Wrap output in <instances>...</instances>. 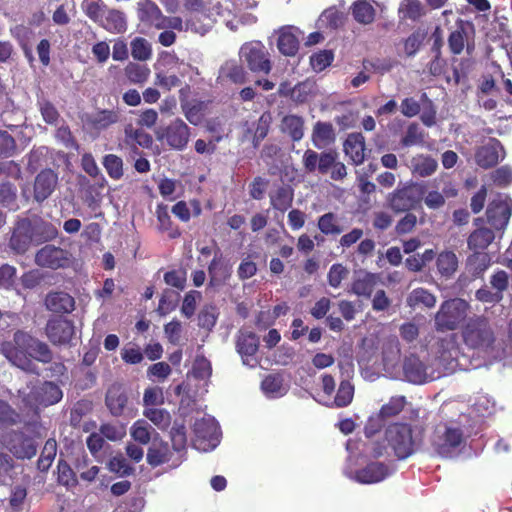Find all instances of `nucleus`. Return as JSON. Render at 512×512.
Returning a JSON list of instances; mask_svg holds the SVG:
<instances>
[{
	"label": "nucleus",
	"mask_w": 512,
	"mask_h": 512,
	"mask_svg": "<svg viewBox=\"0 0 512 512\" xmlns=\"http://www.w3.org/2000/svg\"><path fill=\"white\" fill-rule=\"evenodd\" d=\"M102 165L111 179L118 181L123 177L124 162L120 156L116 154H106L102 158Z\"/></svg>",
	"instance_id": "obj_47"
},
{
	"label": "nucleus",
	"mask_w": 512,
	"mask_h": 512,
	"mask_svg": "<svg viewBox=\"0 0 512 512\" xmlns=\"http://www.w3.org/2000/svg\"><path fill=\"white\" fill-rule=\"evenodd\" d=\"M311 141L317 149L325 148L334 143L335 132L333 125L330 122H316L312 130Z\"/></svg>",
	"instance_id": "obj_34"
},
{
	"label": "nucleus",
	"mask_w": 512,
	"mask_h": 512,
	"mask_svg": "<svg viewBox=\"0 0 512 512\" xmlns=\"http://www.w3.org/2000/svg\"><path fill=\"white\" fill-rule=\"evenodd\" d=\"M464 441V434L462 429L454 427H445L442 434H437L433 441L432 446L436 453L443 458H451L455 455L456 450L461 446Z\"/></svg>",
	"instance_id": "obj_17"
},
{
	"label": "nucleus",
	"mask_w": 512,
	"mask_h": 512,
	"mask_svg": "<svg viewBox=\"0 0 512 512\" xmlns=\"http://www.w3.org/2000/svg\"><path fill=\"white\" fill-rule=\"evenodd\" d=\"M464 344L472 350L486 352L495 342V334L488 318L474 316L469 318L461 330Z\"/></svg>",
	"instance_id": "obj_3"
},
{
	"label": "nucleus",
	"mask_w": 512,
	"mask_h": 512,
	"mask_svg": "<svg viewBox=\"0 0 512 512\" xmlns=\"http://www.w3.org/2000/svg\"><path fill=\"white\" fill-rule=\"evenodd\" d=\"M438 162L430 155L418 154L411 159V172L422 178L429 177L436 172Z\"/></svg>",
	"instance_id": "obj_37"
},
{
	"label": "nucleus",
	"mask_w": 512,
	"mask_h": 512,
	"mask_svg": "<svg viewBox=\"0 0 512 512\" xmlns=\"http://www.w3.org/2000/svg\"><path fill=\"white\" fill-rule=\"evenodd\" d=\"M157 229L160 233H166L170 239H177L181 236V230L176 225L169 214L168 206L159 203L156 206Z\"/></svg>",
	"instance_id": "obj_33"
},
{
	"label": "nucleus",
	"mask_w": 512,
	"mask_h": 512,
	"mask_svg": "<svg viewBox=\"0 0 512 512\" xmlns=\"http://www.w3.org/2000/svg\"><path fill=\"white\" fill-rule=\"evenodd\" d=\"M495 239L492 229L480 227L475 229L468 237L467 244L470 250L484 251Z\"/></svg>",
	"instance_id": "obj_40"
},
{
	"label": "nucleus",
	"mask_w": 512,
	"mask_h": 512,
	"mask_svg": "<svg viewBox=\"0 0 512 512\" xmlns=\"http://www.w3.org/2000/svg\"><path fill=\"white\" fill-rule=\"evenodd\" d=\"M57 482L65 486L67 489L75 488L78 485V479L70 467V465L63 459H59L57 464Z\"/></svg>",
	"instance_id": "obj_49"
},
{
	"label": "nucleus",
	"mask_w": 512,
	"mask_h": 512,
	"mask_svg": "<svg viewBox=\"0 0 512 512\" xmlns=\"http://www.w3.org/2000/svg\"><path fill=\"white\" fill-rule=\"evenodd\" d=\"M272 119L273 118L271 113L269 111H265L261 114V116L255 123V130L252 139V144L254 148H258L261 141L264 140L268 135Z\"/></svg>",
	"instance_id": "obj_50"
},
{
	"label": "nucleus",
	"mask_w": 512,
	"mask_h": 512,
	"mask_svg": "<svg viewBox=\"0 0 512 512\" xmlns=\"http://www.w3.org/2000/svg\"><path fill=\"white\" fill-rule=\"evenodd\" d=\"M407 302L411 307L423 305L432 308L436 304V297L424 288H416L410 293Z\"/></svg>",
	"instance_id": "obj_53"
},
{
	"label": "nucleus",
	"mask_w": 512,
	"mask_h": 512,
	"mask_svg": "<svg viewBox=\"0 0 512 512\" xmlns=\"http://www.w3.org/2000/svg\"><path fill=\"white\" fill-rule=\"evenodd\" d=\"M400 110L407 118L415 117L421 112L420 119L427 127H431L436 123V107L425 92L421 93L419 100H416L414 97L404 98L401 101Z\"/></svg>",
	"instance_id": "obj_8"
},
{
	"label": "nucleus",
	"mask_w": 512,
	"mask_h": 512,
	"mask_svg": "<svg viewBox=\"0 0 512 512\" xmlns=\"http://www.w3.org/2000/svg\"><path fill=\"white\" fill-rule=\"evenodd\" d=\"M125 74L130 82L141 84L148 79L150 75V69L144 64L131 62L126 66Z\"/></svg>",
	"instance_id": "obj_59"
},
{
	"label": "nucleus",
	"mask_w": 512,
	"mask_h": 512,
	"mask_svg": "<svg viewBox=\"0 0 512 512\" xmlns=\"http://www.w3.org/2000/svg\"><path fill=\"white\" fill-rule=\"evenodd\" d=\"M422 190L418 183L408 182L399 185L386 197L387 206L395 213L415 210L422 201Z\"/></svg>",
	"instance_id": "obj_5"
},
{
	"label": "nucleus",
	"mask_w": 512,
	"mask_h": 512,
	"mask_svg": "<svg viewBox=\"0 0 512 512\" xmlns=\"http://www.w3.org/2000/svg\"><path fill=\"white\" fill-rule=\"evenodd\" d=\"M170 439L174 451L178 453L186 451L187 435L186 427L183 423L174 422L170 430Z\"/></svg>",
	"instance_id": "obj_57"
},
{
	"label": "nucleus",
	"mask_w": 512,
	"mask_h": 512,
	"mask_svg": "<svg viewBox=\"0 0 512 512\" xmlns=\"http://www.w3.org/2000/svg\"><path fill=\"white\" fill-rule=\"evenodd\" d=\"M190 134L189 126L177 118L157 131V139L165 142L170 148L181 151L186 148Z\"/></svg>",
	"instance_id": "obj_14"
},
{
	"label": "nucleus",
	"mask_w": 512,
	"mask_h": 512,
	"mask_svg": "<svg viewBox=\"0 0 512 512\" xmlns=\"http://www.w3.org/2000/svg\"><path fill=\"white\" fill-rule=\"evenodd\" d=\"M398 13L402 20L418 21L425 15V10L420 0H402Z\"/></svg>",
	"instance_id": "obj_45"
},
{
	"label": "nucleus",
	"mask_w": 512,
	"mask_h": 512,
	"mask_svg": "<svg viewBox=\"0 0 512 512\" xmlns=\"http://www.w3.org/2000/svg\"><path fill=\"white\" fill-rule=\"evenodd\" d=\"M131 55L135 60L146 61L152 55L149 42L142 37H136L131 41Z\"/></svg>",
	"instance_id": "obj_62"
},
{
	"label": "nucleus",
	"mask_w": 512,
	"mask_h": 512,
	"mask_svg": "<svg viewBox=\"0 0 512 512\" xmlns=\"http://www.w3.org/2000/svg\"><path fill=\"white\" fill-rule=\"evenodd\" d=\"M153 428L145 420H137L131 427V436L140 444L146 445L151 440Z\"/></svg>",
	"instance_id": "obj_64"
},
{
	"label": "nucleus",
	"mask_w": 512,
	"mask_h": 512,
	"mask_svg": "<svg viewBox=\"0 0 512 512\" xmlns=\"http://www.w3.org/2000/svg\"><path fill=\"white\" fill-rule=\"evenodd\" d=\"M385 439L399 460L410 457L416 451V440L408 423L390 424L386 428Z\"/></svg>",
	"instance_id": "obj_4"
},
{
	"label": "nucleus",
	"mask_w": 512,
	"mask_h": 512,
	"mask_svg": "<svg viewBox=\"0 0 512 512\" xmlns=\"http://www.w3.org/2000/svg\"><path fill=\"white\" fill-rule=\"evenodd\" d=\"M424 142V132L417 123L408 125L400 143L403 147L421 145Z\"/></svg>",
	"instance_id": "obj_61"
},
{
	"label": "nucleus",
	"mask_w": 512,
	"mask_h": 512,
	"mask_svg": "<svg viewBox=\"0 0 512 512\" xmlns=\"http://www.w3.org/2000/svg\"><path fill=\"white\" fill-rule=\"evenodd\" d=\"M392 469L383 462H370L354 472V480L361 484H374L391 475Z\"/></svg>",
	"instance_id": "obj_22"
},
{
	"label": "nucleus",
	"mask_w": 512,
	"mask_h": 512,
	"mask_svg": "<svg viewBox=\"0 0 512 512\" xmlns=\"http://www.w3.org/2000/svg\"><path fill=\"white\" fill-rule=\"evenodd\" d=\"M193 433V446L198 450H212L219 443V426L213 418L197 419L193 425Z\"/></svg>",
	"instance_id": "obj_9"
},
{
	"label": "nucleus",
	"mask_w": 512,
	"mask_h": 512,
	"mask_svg": "<svg viewBox=\"0 0 512 512\" xmlns=\"http://www.w3.org/2000/svg\"><path fill=\"white\" fill-rule=\"evenodd\" d=\"M135 143L142 148H150L153 143L152 136L143 129H134L131 126L125 129V143Z\"/></svg>",
	"instance_id": "obj_54"
},
{
	"label": "nucleus",
	"mask_w": 512,
	"mask_h": 512,
	"mask_svg": "<svg viewBox=\"0 0 512 512\" xmlns=\"http://www.w3.org/2000/svg\"><path fill=\"white\" fill-rule=\"evenodd\" d=\"M32 243L33 240L31 234L28 231L24 220H18L10 237V248L17 254H24Z\"/></svg>",
	"instance_id": "obj_31"
},
{
	"label": "nucleus",
	"mask_w": 512,
	"mask_h": 512,
	"mask_svg": "<svg viewBox=\"0 0 512 512\" xmlns=\"http://www.w3.org/2000/svg\"><path fill=\"white\" fill-rule=\"evenodd\" d=\"M512 215V199L508 195L498 194L486 209L487 222L498 231L506 229Z\"/></svg>",
	"instance_id": "obj_13"
},
{
	"label": "nucleus",
	"mask_w": 512,
	"mask_h": 512,
	"mask_svg": "<svg viewBox=\"0 0 512 512\" xmlns=\"http://www.w3.org/2000/svg\"><path fill=\"white\" fill-rule=\"evenodd\" d=\"M378 277L373 273L360 272L351 284V292L357 296L371 297Z\"/></svg>",
	"instance_id": "obj_36"
},
{
	"label": "nucleus",
	"mask_w": 512,
	"mask_h": 512,
	"mask_svg": "<svg viewBox=\"0 0 512 512\" xmlns=\"http://www.w3.org/2000/svg\"><path fill=\"white\" fill-rule=\"evenodd\" d=\"M338 158V152L334 149L320 153L313 149H307L302 157V165L306 173L321 175L330 173L332 180L341 181L347 176V168Z\"/></svg>",
	"instance_id": "obj_2"
},
{
	"label": "nucleus",
	"mask_w": 512,
	"mask_h": 512,
	"mask_svg": "<svg viewBox=\"0 0 512 512\" xmlns=\"http://www.w3.org/2000/svg\"><path fill=\"white\" fill-rule=\"evenodd\" d=\"M11 33H12L13 37H15L19 41V43L24 51V54L28 58V60L32 61L34 58H33L31 49L29 48L27 42H28L30 36L33 34V31L29 27L20 24V25H16L15 27H13L11 29Z\"/></svg>",
	"instance_id": "obj_63"
},
{
	"label": "nucleus",
	"mask_w": 512,
	"mask_h": 512,
	"mask_svg": "<svg viewBox=\"0 0 512 512\" xmlns=\"http://www.w3.org/2000/svg\"><path fill=\"white\" fill-rule=\"evenodd\" d=\"M98 25L110 33H123L127 28L124 14L116 9H107Z\"/></svg>",
	"instance_id": "obj_39"
},
{
	"label": "nucleus",
	"mask_w": 512,
	"mask_h": 512,
	"mask_svg": "<svg viewBox=\"0 0 512 512\" xmlns=\"http://www.w3.org/2000/svg\"><path fill=\"white\" fill-rule=\"evenodd\" d=\"M119 119L120 114L118 110L101 109L95 113L87 115L86 124L90 129L101 132L108 129L111 125L117 123Z\"/></svg>",
	"instance_id": "obj_28"
},
{
	"label": "nucleus",
	"mask_w": 512,
	"mask_h": 512,
	"mask_svg": "<svg viewBox=\"0 0 512 512\" xmlns=\"http://www.w3.org/2000/svg\"><path fill=\"white\" fill-rule=\"evenodd\" d=\"M279 51L285 56H294L299 49L297 37L288 29H282L277 40Z\"/></svg>",
	"instance_id": "obj_46"
},
{
	"label": "nucleus",
	"mask_w": 512,
	"mask_h": 512,
	"mask_svg": "<svg viewBox=\"0 0 512 512\" xmlns=\"http://www.w3.org/2000/svg\"><path fill=\"white\" fill-rule=\"evenodd\" d=\"M23 220L36 245L52 241L58 236V229L55 225L39 216L23 218Z\"/></svg>",
	"instance_id": "obj_18"
},
{
	"label": "nucleus",
	"mask_w": 512,
	"mask_h": 512,
	"mask_svg": "<svg viewBox=\"0 0 512 512\" xmlns=\"http://www.w3.org/2000/svg\"><path fill=\"white\" fill-rule=\"evenodd\" d=\"M45 306L53 313L69 314L75 308V300L65 292H50L45 298Z\"/></svg>",
	"instance_id": "obj_29"
},
{
	"label": "nucleus",
	"mask_w": 512,
	"mask_h": 512,
	"mask_svg": "<svg viewBox=\"0 0 512 512\" xmlns=\"http://www.w3.org/2000/svg\"><path fill=\"white\" fill-rule=\"evenodd\" d=\"M35 263L40 267L53 270L66 268L71 263V254L66 249L47 244L37 251Z\"/></svg>",
	"instance_id": "obj_15"
},
{
	"label": "nucleus",
	"mask_w": 512,
	"mask_h": 512,
	"mask_svg": "<svg viewBox=\"0 0 512 512\" xmlns=\"http://www.w3.org/2000/svg\"><path fill=\"white\" fill-rule=\"evenodd\" d=\"M58 185V174L46 168L41 170L34 179L33 183V199L37 203H42L48 199L55 191Z\"/></svg>",
	"instance_id": "obj_19"
},
{
	"label": "nucleus",
	"mask_w": 512,
	"mask_h": 512,
	"mask_svg": "<svg viewBox=\"0 0 512 512\" xmlns=\"http://www.w3.org/2000/svg\"><path fill=\"white\" fill-rule=\"evenodd\" d=\"M137 14L141 22L152 25L157 29L165 28V16L153 1L141 0L138 2Z\"/></svg>",
	"instance_id": "obj_26"
},
{
	"label": "nucleus",
	"mask_w": 512,
	"mask_h": 512,
	"mask_svg": "<svg viewBox=\"0 0 512 512\" xmlns=\"http://www.w3.org/2000/svg\"><path fill=\"white\" fill-rule=\"evenodd\" d=\"M436 266L441 276L450 278L458 268V258L453 251H442L437 256Z\"/></svg>",
	"instance_id": "obj_44"
},
{
	"label": "nucleus",
	"mask_w": 512,
	"mask_h": 512,
	"mask_svg": "<svg viewBox=\"0 0 512 512\" xmlns=\"http://www.w3.org/2000/svg\"><path fill=\"white\" fill-rule=\"evenodd\" d=\"M259 348V337L251 331L240 330L236 338L237 352L244 359L254 356Z\"/></svg>",
	"instance_id": "obj_35"
},
{
	"label": "nucleus",
	"mask_w": 512,
	"mask_h": 512,
	"mask_svg": "<svg viewBox=\"0 0 512 512\" xmlns=\"http://www.w3.org/2000/svg\"><path fill=\"white\" fill-rule=\"evenodd\" d=\"M270 204L273 209L285 212L293 203L294 190L289 185H281L270 193Z\"/></svg>",
	"instance_id": "obj_38"
},
{
	"label": "nucleus",
	"mask_w": 512,
	"mask_h": 512,
	"mask_svg": "<svg viewBox=\"0 0 512 512\" xmlns=\"http://www.w3.org/2000/svg\"><path fill=\"white\" fill-rule=\"evenodd\" d=\"M2 444L17 459H31L37 453L35 440L21 430H12L3 435Z\"/></svg>",
	"instance_id": "obj_11"
},
{
	"label": "nucleus",
	"mask_w": 512,
	"mask_h": 512,
	"mask_svg": "<svg viewBox=\"0 0 512 512\" xmlns=\"http://www.w3.org/2000/svg\"><path fill=\"white\" fill-rule=\"evenodd\" d=\"M63 392L52 381H44L33 386L30 391L22 396V402L26 407L36 411L40 407H48L61 401Z\"/></svg>",
	"instance_id": "obj_6"
},
{
	"label": "nucleus",
	"mask_w": 512,
	"mask_h": 512,
	"mask_svg": "<svg viewBox=\"0 0 512 512\" xmlns=\"http://www.w3.org/2000/svg\"><path fill=\"white\" fill-rule=\"evenodd\" d=\"M208 274L210 278V285L216 286L224 283L231 276V267L225 262L224 257L220 251L214 254L213 259L208 265Z\"/></svg>",
	"instance_id": "obj_30"
},
{
	"label": "nucleus",
	"mask_w": 512,
	"mask_h": 512,
	"mask_svg": "<svg viewBox=\"0 0 512 512\" xmlns=\"http://www.w3.org/2000/svg\"><path fill=\"white\" fill-rule=\"evenodd\" d=\"M491 257L487 252L474 251L468 256L466 267L472 277L478 278L490 267Z\"/></svg>",
	"instance_id": "obj_41"
},
{
	"label": "nucleus",
	"mask_w": 512,
	"mask_h": 512,
	"mask_svg": "<svg viewBox=\"0 0 512 512\" xmlns=\"http://www.w3.org/2000/svg\"><path fill=\"white\" fill-rule=\"evenodd\" d=\"M317 226L324 235H339L343 232L342 227L338 223L337 216L332 212L320 216Z\"/></svg>",
	"instance_id": "obj_52"
},
{
	"label": "nucleus",
	"mask_w": 512,
	"mask_h": 512,
	"mask_svg": "<svg viewBox=\"0 0 512 512\" xmlns=\"http://www.w3.org/2000/svg\"><path fill=\"white\" fill-rule=\"evenodd\" d=\"M107 9L102 0H83L82 2V10L86 16L97 24H99Z\"/></svg>",
	"instance_id": "obj_55"
},
{
	"label": "nucleus",
	"mask_w": 512,
	"mask_h": 512,
	"mask_svg": "<svg viewBox=\"0 0 512 512\" xmlns=\"http://www.w3.org/2000/svg\"><path fill=\"white\" fill-rule=\"evenodd\" d=\"M17 189L10 182L0 183V205L15 210L17 206Z\"/></svg>",
	"instance_id": "obj_60"
},
{
	"label": "nucleus",
	"mask_w": 512,
	"mask_h": 512,
	"mask_svg": "<svg viewBox=\"0 0 512 512\" xmlns=\"http://www.w3.org/2000/svg\"><path fill=\"white\" fill-rule=\"evenodd\" d=\"M281 131L288 134L293 141H300L304 136L303 118L293 114L284 116L281 121Z\"/></svg>",
	"instance_id": "obj_43"
},
{
	"label": "nucleus",
	"mask_w": 512,
	"mask_h": 512,
	"mask_svg": "<svg viewBox=\"0 0 512 512\" xmlns=\"http://www.w3.org/2000/svg\"><path fill=\"white\" fill-rule=\"evenodd\" d=\"M44 330L53 345L69 344L75 334L73 321L62 316L50 317Z\"/></svg>",
	"instance_id": "obj_16"
},
{
	"label": "nucleus",
	"mask_w": 512,
	"mask_h": 512,
	"mask_svg": "<svg viewBox=\"0 0 512 512\" xmlns=\"http://www.w3.org/2000/svg\"><path fill=\"white\" fill-rule=\"evenodd\" d=\"M447 43L451 54L460 55L465 50L468 56H472L475 51L474 24L467 20H457L456 27L450 32Z\"/></svg>",
	"instance_id": "obj_7"
},
{
	"label": "nucleus",
	"mask_w": 512,
	"mask_h": 512,
	"mask_svg": "<svg viewBox=\"0 0 512 512\" xmlns=\"http://www.w3.org/2000/svg\"><path fill=\"white\" fill-rule=\"evenodd\" d=\"M457 194L458 190L455 188L451 181H448L442 187L441 192L437 190H431L425 195L424 198L422 197V199L424 200V203L428 209L438 210L445 206L446 198L456 197Z\"/></svg>",
	"instance_id": "obj_32"
},
{
	"label": "nucleus",
	"mask_w": 512,
	"mask_h": 512,
	"mask_svg": "<svg viewBox=\"0 0 512 512\" xmlns=\"http://www.w3.org/2000/svg\"><path fill=\"white\" fill-rule=\"evenodd\" d=\"M172 458V452L167 442L163 441L158 434L153 438L148 448L146 460L147 463L155 468L168 463Z\"/></svg>",
	"instance_id": "obj_27"
},
{
	"label": "nucleus",
	"mask_w": 512,
	"mask_h": 512,
	"mask_svg": "<svg viewBox=\"0 0 512 512\" xmlns=\"http://www.w3.org/2000/svg\"><path fill=\"white\" fill-rule=\"evenodd\" d=\"M465 318V303L461 300L445 301L435 316L438 331L455 330Z\"/></svg>",
	"instance_id": "obj_12"
},
{
	"label": "nucleus",
	"mask_w": 512,
	"mask_h": 512,
	"mask_svg": "<svg viewBox=\"0 0 512 512\" xmlns=\"http://www.w3.org/2000/svg\"><path fill=\"white\" fill-rule=\"evenodd\" d=\"M261 388L265 394L271 397H278L285 394L283 377L278 373L267 375L261 383Z\"/></svg>",
	"instance_id": "obj_51"
},
{
	"label": "nucleus",
	"mask_w": 512,
	"mask_h": 512,
	"mask_svg": "<svg viewBox=\"0 0 512 512\" xmlns=\"http://www.w3.org/2000/svg\"><path fill=\"white\" fill-rule=\"evenodd\" d=\"M503 157L504 149L501 142L493 138L487 144L477 149L475 162L479 167L489 169L496 166Z\"/></svg>",
	"instance_id": "obj_21"
},
{
	"label": "nucleus",
	"mask_w": 512,
	"mask_h": 512,
	"mask_svg": "<svg viewBox=\"0 0 512 512\" xmlns=\"http://www.w3.org/2000/svg\"><path fill=\"white\" fill-rule=\"evenodd\" d=\"M240 56L252 72L265 75L270 73L272 66L269 53L261 42L244 44L240 49Z\"/></svg>",
	"instance_id": "obj_10"
},
{
	"label": "nucleus",
	"mask_w": 512,
	"mask_h": 512,
	"mask_svg": "<svg viewBox=\"0 0 512 512\" xmlns=\"http://www.w3.org/2000/svg\"><path fill=\"white\" fill-rule=\"evenodd\" d=\"M1 352L14 366L37 375L38 367L33 360L48 364L53 359V352L47 343L23 330L15 331L11 341L3 342Z\"/></svg>",
	"instance_id": "obj_1"
},
{
	"label": "nucleus",
	"mask_w": 512,
	"mask_h": 512,
	"mask_svg": "<svg viewBox=\"0 0 512 512\" xmlns=\"http://www.w3.org/2000/svg\"><path fill=\"white\" fill-rule=\"evenodd\" d=\"M128 403L126 388L121 383H113L109 386L105 395V404L113 416H121Z\"/></svg>",
	"instance_id": "obj_25"
},
{
	"label": "nucleus",
	"mask_w": 512,
	"mask_h": 512,
	"mask_svg": "<svg viewBox=\"0 0 512 512\" xmlns=\"http://www.w3.org/2000/svg\"><path fill=\"white\" fill-rule=\"evenodd\" d=\"M57 454V442L54 438L46 440L44 447L41 451L40 457L37 460V468L41 472H47L51 467Z\"/></svg>",
	"instance_id": "obj_48"
},
{
	"label": "nucleus",
	"mask_w": 512,
	"mask_h": 512,
	"mask_svg": "<svg viewBox=\"0 0 512 512\" xmlns=\"http://www.w3.org/2000/svg\"><path fill=\"white\" fill-rule=\"evenodd\" d=\"M343 151L353 165H361L366 158V142L363 134L360 132L348 134L343 143Z\"/></svg>",
	"instance_id": "obj_23"
},
{
	"label": "nucleus",
	"mask_w": 512,
	"mask_h": 512,
	"mask_svg": "<svg viewBox=\"0 0 512 512\" xmlns=\"http://www.w3.org/2000/svg\"><path fill=\"white\" fill-rule=\"evenodd\" d=\"M351 14L356 22L368 25L375 20L376 10L369 0H357L351 6Z\"/></svg>",
	"instance_id": "obj_42"
},
{
	"label": "nucleus",
	"mask_w": 512,
	"mask_h": 512,
	"mask_svg": "<svg viewBox=\"0 0 512 512\" xmlns=\"http://www.w3.org/2000/svg\"><path fill=\"white\" fill-rule=\"evenodd\" d=\"M143 414L161 430H166L171 424V415L165 409L151 407L145 409Z\"/></svg>",
	"instance_id": "obj_56"
},
{
	"label": "nucleus",
	"mask_w": 512,
	"mask_h": 512,
	"mask_svg": "<svg viewBox=\"0 0 512 512\" xmlns=\"http://www.w3.org/2000/svg\"><path fill=\"white\" fill-rule=\"evenodd\" d=\"M460 356V347L456 334H450L438 341V359L446 369H455Z\"/></svg>",
	"instance_id": "obj_20"
},
{
	"label": "nucleus",
	"mask_w": 512,
	"mask_h": 512,
	"mask_svg": "<svg viewBox=\"0 0 512 512\" xmlns=\"http://www.w3.org/2000/svg\"><path fill=\"white\" fill-rule=\"evenodd\" d=\"M427 370L428 367L414 354L404 359L403 374L410 383L423 384L431 381L433 378L429 376Z\"/></svg>",
	"instance_id": "obj_24"
},
{
	"label": "nucleus",
	"mask_w": 512,
	"mask_h": 512,
	"mask_svg": "<svg viewBox=\"0 0 512 512\" xmlns=\"http://www.w3.org/2000/svg\"><path fill=\"white\" fill-rule=\"evenodd\" d=\"M354 397V386L348 380H342L334 398V405L338 408L348 406Z\"/></svg>",
	"instance_id": "obj_58"
}]
</instances>
